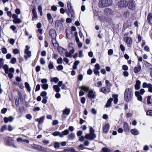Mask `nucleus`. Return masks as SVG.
Listing matches in <instances>:
<instances>
[{"label":"nucleus","instance_id":"1","mask_svg":"<svg viewBox=\"0 0 152 152\" xmlns=\"http://www.w3.org/2000/svg\"><path fill=\"white\" fill-rule=\"evenodd\" d=\"M133 94L131 89L128 88L126 89L124 93V98L126 102H128L132 100Z\"/></svg>","mask_w":152,"mask_h":152},{"label":"nucleus","instance_id":"2","mask_svg":"<svg viewBox=\"0 0 152 152\" xmlns=\"http://www.w3.org/2000/svg\"><path fill=\"white\" fill-rule=\"evenodd\" d=\"M94 130L91 126L90 127V133L87 134L85 136V138L90 140H92L96 137V135L94 134Z\"/></svg>","mask_w":152,"mask_h":152},{"label":"nucleus","instance_id":"3","mask_svg":"<svg viewBox=\"0 0 152 152\" xmlns=\"http://www.w3.org/2000/svg\"><path fill=\"white\" fill-rule=\"evenodd\" d=\"M112 2V0H100L98 5L100 7H105L110 5Z\"/></svg>","mask_w":152,"mask_h":152},{"label":"nucleus","instance_id":"4","mask_svg":"<svg viewBox=\"0 0 152 152\" xmlns=\"http://www.w3.org/2000/svg\"><path fill=\"white\" fill-rule=\"evenodd\" d=\"M49 34L52 38V42L53 44V45H54V42H56L55 38L57 36L56 32L55 29H51L49 31Z\"/></svg>","mask_w":152,"mask_h":152},{"label":"nucleus","instance_id":"5","mask_svg":"<svg viewBox=\"0 0 152 152\" xmlns=\"http://www.w3.org/2000/svg\"><path fill=\"white\" fill-rule=\"evenodd\" d=\"M70 111V109L68 108H66L63 110L62 114L61 115L62 120H64L65 119L66 116L69 114Z\"/></svg>","mask_w":152,"mask_h":152},{"label":"nucleus","instance_id":"6","mask_svg":"<svg viewBox=\"0 0 152 152\" xmlns=\"http://www.w3.org/2000/svg\"><path fill=\"white\" fill-rule=\"evenodd\" d=\"M128 8L131 10H134L135 7V3L133 0H129L127 3Z\"/></svg>","mask_w":152,"mask_h":152},{"label":"nucleus","instance_id":"7","mask_svg":"<svg viewBox=\"0 0 152 152\" xmlns=\"http://www.w3.org/2000/svg\"><path fill=\"white\" fill-rule=\"evenodd\" d=\"M142 87L143 88H148V91L152 93V85L151 83L144 82L142 84Z\"/></svg>","mask_w":152,"mask_h":152},{"label":"nucleus","instance_id":"8","mask_svg":"<svg viewBox=\"0 0 152 152\" xmlns=\"http://www.w3.org/2000/svg\"><path fill=\"white\" fill-rule=\"evenodd\" d=\"M96 92L92 90H91L88 91V96L90 99H94L96 98Z\"/></svg>","mask_w":152,"mask_h":152},{"label":"nucleus","instance_id":"9","mask_svg":"<svg viewBox=\"0 0 152 152\" xmlns=\"http://www.w3.org/2000/svg\"><path fill=\"white\" fill-rule=\"evenodd\" d=\"M100 69V66L99 64H96L95 65V68L94 69V73L96 75H99V70Z\"/></svg>","mask_w":152,"mask_h":152},{"label":"nucleus","instance_id":"10","mask_svg":"<svg viewBox=\"0 0 152 152\" xmlns=\"http://www.w3.org/2000/svg\"><path fill=\"white\" fill-rule=\"evenodd\" d=\"M32 12L33 14L32 16L33 20H37L38 19V16L37 12L36 11V7H33L32 10Z\"/></svg>","mask_w":152,"mask_h":152},{"label":"nucleus","instance_id":"11","mask_svg":"<svg viewBox=\"0 0 152 152\" xmlns=\"http://www.w3.org/2000/svg\"><path fill=\"white\" fill-rule=\"evenodd\" d=\"M4 70L6 74H8V76L10 78V69H9V66L6 64H4L2 67Z\"/></svg>","mask_w":152,"mask_h":152},{"label":"nucleus","instance_id":"12","mask_svg":"<svg viewBox=\"0 0 152 152\" xmlns=\"http://www.w3.org/2000/svg\"><path fill=\"white\" fill-rule=\"evenodd\" d=\"M110 91V88L107 87H103L100 90V91L103 93L107 94H108Z\"/></svg>","mask_w":152,"mask_h":152},{"label":"nucleus","instance_id":"13","mask_svg":"<svg viewBox=\"0 0 152 152\" xmlns=\"http://www.w3.org/2000/svg\"><path fill=\"white\" fill-rule=\"evenodd\" d=\"M109 125L108 124H106L103 127L102 130L104 133H107L109 129Z\"/></svg>","mask_w":152,"mask_h":152},{"label":"nucleus","instance_id":"14","mask_svg":"<svg viewBox=\"0 0 152 152\" xmlns=\"http://www.w3.org/2000/svg\"><path fill=\"white\" fill-rule=\"evenodd\" d=\"M147 99V103L148 105H149L152 103L151 100V96H148L145 98H144L143 102L144 103H146V99Z\"/></svg>","mask_w":152,"mask_h":152},{"label":"nucleus","instance_id":"15","mask_svg":"<svg viewBox=\"0 0 152 152\" xmlns=\"http://www.w3.org/2000/svg\"><path fill=\"white\" fill-rule=\"evenodd\" d=\"M118 5L121 7H126V2L124 1H121L118 2Z\"/></svg>","mask_w":152,"mask_h":152},{"label":"nucleus","instance_id":"16","mask_svg":"<svg viewBox=\"0 0 152 152\" xmlns=\"http://www.w3.org/2000/svg\"><path fill=\"white\" fill-rule=\"evenodd\" d=\"M135 96L137 97V99L140 101L142 102V96L140 95V93L138 91H136L135 92Z\"/></svg>","mask_w":152,"mask_h":152},{"label":"nucleus","instance_id":"17","mask_svg":"<svg viewBox=\"0 0 152 152\" xmlns=\"http://www.w3.org/2000/svg\"><path fill=\"white\" fill-rule=\"evenodd\" d=\"M141 82L139 80H137L136 84L134 85V88L136 90L139 89L140 87Z\"/></svg>","mask_w":152,"mask_h":152},{"label":"nucleus","instance_id":"18","mask_svg":"<svg viewBox=\"0 0 152 152\" xmlns=\"http://www.w3.org/2000/svg\"><path fill=\"white\" fill-rule=\"evenodd\" d=\"M35 146L36 148H38L41 151H43V152H46L47 151V148L43 147H42L40 145H34Z\"/></svg>","mask_w":152,"mask_h":152},{"label":"nucleus","instance_id":"19","mask_svg":"<svg viewBox=\"0 0 152 152\" xmlns=\"http://www.w3.org/2000/svg\"><path fill=\"white\" fill-rule=\"evenodd\" d=\"M45 118V116H42L39 118H36L35 121H36L38 122L39 124L43 123L44 122V120Z\"/></svg>","mask_w":152,"mask_h":152},{"label":"nucleus","instance_id":"20","mask_svg":"<svg viewBox=\"0 0 152 152\" xmlns=\"http://www.w3.org/2000/svg\"><path fill=\"white\" fill-rule=\"evenodd\" d=\"M69 133V131L68 129H66L61 132V137H62L64 135L68 134Z\"/></svg>","mask_w":152,"mask_h":152},{"label":"nucleus","instance_id":"21","mask_svg":"<svg viewBox=\"0 0 152 152\" xmlns=\"http://www.w3.org/2000/svg\"><path fill=\"white\" fill-rule=\"evenodd\" d=\"M25 53L26 55L24 57L26 59H27L28 58H30L31 56V52L30 51H25Z\"/></svg>","mask_w":152,"mask_h":152},{"label":"nucleus","instance_id":"22","mask_svg":"<svg viewBox=\"0 0 152 152\" xmlns=\"http://www.w3.org/2000/svg\"><path fill=\"white\" fill-rule=\"evenodd\" d=\"M113 101V99L110 98L107 101V103L106 104L105 107H108L111 106V102Z\"/></svg>","mask_w":152,"mask_h":152},{"label":"nucleus","instance_id":"23","mask_svg":"<svg viewBox=\"0 0 152 152\" xmlns=\"http://www.w3.org/2000/svg\"><path fill=\"white\" fill-rule=\"evenodd\" d=\"M124 130L126 131H128L130 130L129 125L126 122H124Z\"/></svg>","mask_w":152,"mask_h":152},{"label":"nucleus","instance_id":"24","mask_svg":"<svg viewBox=\"0 0 152 152\" xmlns=\"http://www.w3.org/2000/svg\"><path fill=\"white\" fill-rule=\"evenodd\" d=\"M141 66L140 65H139L137 66L134 69V71L135 73H137L139 72L141 70Z\"/></svg>","mask_w":152,"mask_h":152},{"label":"nucleus","instance_id":"25","mask_svg":"<svg viewBox=\"0 0 152 152\" xmlns=\"http://www.w3.org/2000/svg\"><path fill=\"white\" fill-rule=\"evenodd\" d=\"M124 40L128 44H131L132 43V40L131 38L130 37H126L124 38Z\"/></svg>","mask_w":152,"mask_h":152},{"label":"nucleus","instance_id":"26","mask_svg":"<svg viewBox=\"0 0 152 152\" xmlns=\"http://www.w3.org/2000/svg\"><path fill=\"white\" fill-rule=\"evenodd\" d=\"M104 13L105 15H107L112 13L111 10L109 8L105 9L104 10Z\"/></svg>","mask_w":152,"mask_h":152},{"label":"nucleus","instance_id":"27","mask_svg":"<svg viewBox=\"0 0 152 152\" xmlns=\"http://www.w3.org/2000/svg\"><path fill=\"white\" fill-rule=\"evenodd\" d=\"M53 90L56 92L58 93L60 91V88L57 85H55L53 86Z\"/></svg>","mask_w":152,"mask_h":152},{"label":"nucleus","instance_id":"28","mask_svg":"<svg viewBox=\"0 0 152 152\" xmlns=\"http://www.w3.org/2000/svg\"><path fill=\"white\" fill-rule=\"evenodd\" d=\"M130 132L132 134L134 135H137L139 134L138 130L135 129H132Z\"/></svg>","mask_w":152,"mask_h":152},{"label":"nucleus","instance_id":"29","mask_svg":"<svg viewBox=\"0 0 152 152\" xmlns=\"http://www.w3.org/2000/svg\"><path fill=\"white\" fill-rule=\"evenodd\" d=\"M68 9L69 12H73V10L71 4L70 2H68L67 3V4Z\"/></svg>","mask_w":152,"mask_h":152},{"label":"nucleus","instance_id":"30","mask_svg":"<svg viewBox=\"0 0 152 152\" xmlns=\"http://www.w3.org/2000/svg\"><path fill=\"white\" fill-rule=\"evenodd\" d=\"M75 135L73 133H72L69 134L67 136V137L69 140H73L75 139Z\"/></svg>","mask_w":152,"mask_h":152},{"label":"nucleus","instance_id":"31","mask_svg":"<svg viewBox=\"0 0 152 152\" xmlns=\"http://www.w3.org/2000/svg\"><path fill=\"white\" fill-rule=\"evenodd\" d=\"M152 20V14L150 13L148 14L147 16V20L149 23H151V21Z\"/></svg>","mask_w":152,"mask_h":152},{"label":"nucleus","instance_id":"32","mask_svg":"<svg viewBox=\"0 0 152 152\" xmlns=\"http://www.w3.org/2000/svg\"><path fill=\"white\" fill-rule=\"evenodd\" d=\"M4 142L6 145H10V138L9 137H5L4 139Z\"/></svg>","mask_w":152,"mask_h":152},{"label":"nucleus","instance_id":"33","mask_svg":"<svg viewBox=\"0 0 152 152\" xmlns=\"http://www.w3.org/2000/svg\"><path fill=\"white\" fill-rule=\"evenodd\" d=\"M55 25L56 27H59L60 26L61 27V26L62 25V24L59 20H57L56 21Z\"/></svg>","mask_w":152,"mask_h":152},{"label":"nucleus","instance_id":"34","mask_svg":"<svg viewBox=\"0 0 152 152\" xmlns=\"http://www.w3.org/2000/svg\"><path fill=\"white\" fill-rule=\"evenodd\" d=\"M79 88L85 91H88L89 89V88L88 87L83 86L79 87Z\"/></svg>","mask_w":152,"mask_h":152},{"label":"nucleus","instance_id":"35","mask_svg":"<svg viewBox=\"0 0 152 152\" xmlns=\"http://www.w3.org/2000/svg\"><path fill=\"white\" fill-rule=\"evenodd\" d=\"M48 68L50 69H52L54 68L53 63L51 61H50L48 64Z\"/></svg>","mask_w":152,"mask_h":152},{"label":"nucleus","instance_id":"36","mask_svg":"<svg viewBox=\"0 0 152 152\" xmlns=\"http://www.w3.org/2000/svg\"><path fill=\"white\" fill-rule=\"evenodd\" d=\"M25 87L26 88L27 90L29 91L30 92L31 89L30 86L29 85L27 82H26L25 83Z\"/></svg>","mask_w":152,"mask_h":152},{"label":"nucleus","instance_id":"37","mask_svg":"<svg viewBox=\"0 0 152 152\" xmlns=\"http://www.w3.org/2000/svg\"><path fill=\"white\" fill-rule=\"evenodd\" d=\"M13 22L15 23H19L22 22V21L19 18H17L13 20Z\"/></svg>","mask_w":152,"mask_h":152},{"label":"nucleus","instance_id":"38","mask_svg":"<svg viewBox=\"0 0 152 152\" xmlns=\"http://www.w3.org/2000/svg\"><path fill=\"white\" fill-rule=\"evenodd\" d=\"M59 81V79L57 77L52 78L50 79L51 82L54 81L55 83H57Z\"/></svg>","mask_w":152,"mask_h":152},{"label":"nucleus","instance_id":"39","mask_svg":"<svg viewBox=\"0 0 152 152\" xmlns=\"http://www.w3.org/2000/svg\"><path fill=\"white\" fill-rule=\"evenodd\" d=\"M47 17L49 21H50V20H52L51 22H52L53 19L51 14L50 13H48L47 14Z\"/></svg>","mask_w":152,"mask_h":152},{"label":"nucleus","instance_id":"40","mask_svg":"<svg viewBox=\"0 0 152 152\" xmlns=\"http://www.w3.org/2000/svg\"><path fill=\"white\" fill-rule=\"evenodd\" d=\"M66 35L67 38L70 39L72 37V33L71 32H70L69 33H68L67 32H66Z\"/></svg>","mask_w":152,"mask_h":152},{"label":"nucleus","instance_id":"41","mask_svg":"<svg viewBox=\"0 0 152 152\" xmlns=\"http://www.w3.org/2000/svg\"><path fill=\"white\" fill-rule=\"evenodd\" d=\"M66 50L62 48H60L58 50L59 53L61 54H62L63 53H65V52H66Z\"/></svg>","mask_w":152,"mask_h":152},{"label":"nucleus","instance_id":"42","mask_svg":"<svg viewBox=\"0 0 152 152\" xmlns=\"http://www.w3.org/2000/svg\"><path fill=\"white\" fill-rule=\"evenodd\" d=\"M52 134L54 136H59L60 137H61V132H55L52 133Z\"/></svg>","mask_w":152,"mask_h":152},{"label":"nucleus","instance_id":"43","mask_svg":"<svg viewBox=\"0 0 152 152\" xmlns=\"http://www.w3.org/2000/svg\"><path fill=\"white\" fill-rule=\"evenodd\" d=\"M60 146V143L57 142H55L54 144V147L55 148H58Z\"/></svg>","mask_w":152,"mask_h":152},{"label":"nucleus","instance_id":"44","mask_svg":"<svg viewBox=\"0 0 152 152\" xmlns=\"http://www.w3.org/2000/svg\"><path fill=\"white\" fill-rule=\"evenodd\" d=\"M7 129V126L6 125H4L1 127V129L0 131L3 132L4 131Z\"/></svg>","mask_w":152,"mask_h":152},{"label":"nucleus","instance_id":"45","mask_svg":"<svg viewBox=\"0 0 152 152\" xmlns=\"http://www.w3.org/2000/svg\"><path fill=\"white\" fill-rule=\"evenodd\" d=\"M42 88L45 90L47 89L48 88V85L47 84H44L42 86Z\"/></svg>","mask_w":152,"mask_h":152},{"label":"nucleus","instance_id":"46","mask_svg":"<svg viewBox=\"0 0 152 152\" xmlns=\"http://www.w3.org/2000/svg\"><path fill=\"white\" fill-rule=\"evenodd\" d=\"M102 150L103 152H111L110 150L106 148H103Z\"/></svg>","mask_w":152,"mask_h":152},{"label":"nucleus","instance_id":"47","mask_svg":"<svg viewBox=\"0 0 152 152\" xmlns=\"http://www.w3.org/2000/svg\"><path fill=\"white\" fill-rule=\"evenodd\" d=\"M18 95L19 96V98L20 99V101H23V97L22 95V94L20 92H19L18 93Z\"/></svg>","mask_w":152,"mask_h":152},{"label":"nucleus","instance_id":"48","mask_svg":"<svg viewBox=\"0 0 152 152\" xmlns=\"http://www.w3.org/2000/svg\"><path fill=\"white\" fill-rule=\"evenodd\" d=\"M3 59L2 58H0V69L2 67L3 65Z\"/></svg>","mask_w":152,"mask_h":152},{"label":"nucleus","instance_id":"49","mask_svg":"<svg viewBox=\"0 0 152 152\" xmlns=\"http://www.w3.org/2000/svg\"><path fill=\"white\" fill-rule=\"evenodd\" d=\"M13 52L14 54H16L19 53L20 51L17 49H14L13 50Z\"/></svg>","mask_w":152,"mask_h":152},{"label":"nucleus","instance_id":"50","mask_svg":"<svg viewBox=\"0 0 152 152\" xmlns=\"http://www.w3.org/2000/svg\"><path fill=\"white\" fill-rule=\"evenodd\" d=\"M63 68V67L62 65H59L57 67V69L58 71H60L62 70Z\"/></svg>","mask_w":152,"mask_h":152},{"label":"nucleus","instance_id":"51","mask_svg":"<svg viewBox=\"0 0 152 152\" xmlns=\"http://www.w3.org/2000/svg\"><path fill=\"white\" fill-rule=\"evenodd\" d=\"M65 56L66 57L71 58L72 56V55L70 54L69 53L67 52L66 51V52H65Z\"/></svg>","mask_w":152,"mask_h":152},{"label":"nucleus","instance_id":"52","mask_svg":"<svg viewBox=\"0 0 152 152\" xmlns=\"http://www.w3.org/2000/svg\"><path fill=\"white\" fill-rule=\"evenodd\" d=\"M4 121L5 123H7L10 121V117L8 118L5 117L4 118Z\"/></svg>","mask_w":152,"mask_h":152},{"label":"nucleus","instance_id":"53","mask_svg":"<svg viewBox=\"0 0 152 152\" xmlns=\"http://www.w3.org/2000/svg\"><path fill=\"white\" fill-rule=\"evenodd\" d=\"M128 69V66L126 65H124L122 66V69L124 71L127 70Z\"/></svg>","mask_w":152,"mask_h":152},{"label":"nucleus","instance_id":"54","mask_svg":"<svg viewBox=\"0 0 152 152\" xmlns=\"http://www.w3.org/2000/svg\"><path fill=\"white\" fill-rule=\"evenodd\" d=\"M62 62V59L60 57L57 60V63L58 64H61Z\"/></svg>","mask_w":152,"mask_h":152},{"label":"nucleus","instance_id":"55","mask_svg":"<svg viewBox=\"0 0 152 152\" xmlns=\"http://www.w3.org/2000/svg\"><path fill=\"white\" fill-rule=\"evenodd\" d=\"M146 115H152V110H149L146 112Z\"/></svg>","mask_w":152,"mask_h":152},{"label":"nucleus","instance_id":"56","mask_svg":"<svg viewBox=\"0 0 152 152\" xmlns=\"http://www.w3.org/2000/svg\"><path fill=\"white\" fill-rule=\"evenodd\" d=\"M16 61V59L15 58L13 57L11 60V63L12 64H14Z\"/></svg>","mask_w":152,"mask_h":152},{"label":"nucleus","instance_id":"57","mask_svg":"<svg viewBox=\"0 0 152 152\" xmlns=\"http://www.w3.org/2000/svg\"><path fill=\"white\" fill-rule=\"evenodd\" d=\"M1 52L3 54H6L7 53V49L4 48H2L1 49Z\"/></svg>","mask_w":152,"mask_h":152},{"label":"nucleus","instance_id":"58","mask_svg":"<svg viewBox=\"0 0 152 152\" xmlns=\"http://www.w3.org/2000/svg\"><path fill=\"white\" fill-rule=\"evenodd\" d=\"M51 9L53 11H56L57 10V7L54 5L52 6L51 7Z\"/></svg>","mask_w":152,"mask_h":152},{"label":"nucleus","instance_id":"59","mask_svg":"<svg viewBox=\"0 0 152 152\" xmlns=\"http://www.w3.org/2000/svg\"><path fill=\"white\" fill-rule=\"evenodd\" d=\"M129 13L128 11L125 12L124 13V16L125 18H127L128 17Z\"/></svg>","mask_w":152,"mask_h":152},{"label":"nucleus","instance_id":"60","mask_svg":"<svg viewBox=\"0 0 152 152\" xmlns=\"http://www.w3.org/2000/svg\"><path fill=\"white\" fill-rule=\"evenodd\" d=\"M9 9L8 8L6 7L5 8L4 10L5 11L7 12V15L8 16H10V12L8 11Z\"/></svg>","mask_w":152,"mask_h":152},{"label":"nucleus","instance_id":"61","mask_svg":"<svg viewBox=\"0 0 152 152\" xmlns=\"http://www.w3.org/2000/svg\"><path fill=\"white\" fill-rule=\"evenodd\" d=\"M40 62L41 64H45V62L44 59L42 58H41L40 59Z\"/></svg>","mask_w":152,"mask_h":152},{"label":"nucleus","instance_id":"62","mask_svg":"<svg viewBox=\"0 0 152 152\" xmlns=\"http://www.w3.org/2000/svg\"><path fill=\"white\" fill-rule=\"evenodd\" d=\"M58 122L57 120H54L52 123L53 125H56L58 124Z\"/></svg>","mask_w":152,"mask_h":152},{"label":"nucleus","instance_id":"63","mask_svg":"<svg viewBox=\"0 0 152 152\" xmlns=\"http://www.w3.org/2000/svg\"><path fill=\"white\" fill-rule=\"evenodd\" d=\"M92 70L91 69H89L88 70L87 73L88 75H90L92 74Z\"/></svg>","mask_w":152,"mask_h":152},{"label":"nucleus","instance_id":"64","mask_svg":"<svg viewBox=\"0 0 152 152\" xmlns=\"http://www.w3.org/2000/svg\"><path fill=\"white\" fill-rule=\"evenodd\" d=\"M40 89V86L39 84H37L36 87L35 91H39Z\"/></svg>","mask_w":152,"mask_h":152}]
</instances>
